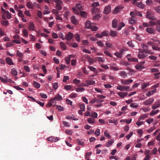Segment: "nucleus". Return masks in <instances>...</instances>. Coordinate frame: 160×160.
Returning <instances> with one entry per match:
<instances>
[{
  "instance_id": "1",
  "label": "nucleus",
  "mask_w": 160,
  "mask_h": 160,
  "mask_svg": "<svg viewBox=\"0 0 160 160\" xmlns=\"http://www.w3.org/2000/svg\"><path fill=\"white\" fill-rule=\"evenodd\" d=\"M0 79L3 82H9L10 83H14V82L12 81L10 78H8L7 77L4 75L3 77H0Z\"/></svg>"
},
{
  "instance_id": "2",
  "label": "nucleus",
  "mask_w": 160,
  "mask_h": 160,
  "mask_svg": "<svg viewBox=\"0 0 160 160\" xmlns=\"http://www.w3.org/2000/svg\"><path fill=\"white\" fill-rule=\"evenodd\" d=\"M146 17L150 20H154L153 12L150 11L148 10L147 11Z\"/></svg>"
},
{
  "instance_id": "3",
  "label": "nucleus",
  "mask_w": 160,
  "mask_h": 160,
  "mask_svg": "<svg viewBox=\"0 0 160 160\" xmlns=\"http://www.w3.org/2000/svg\"><path fill=\"white\" fill-rule=\"evenodd\" d=\"M129 88V86H122L120 85H118L117 86V89L122 91H127Z\"/></svg>"
},
{
  "instance_id": "4",
  "label": "nucleus",
  "mask_w": 160,
  "mask_h": 160,
  "mask_svg": "<svg viewBox=\"0 0 160 160\" xmlns=\"http://www.w3.org/2000/svg\"><path fill=\"white\" fill-rule=\"evenodd\" d=\"M111 11V7L110 5H108L105 7L104 11L103 13L107 14H108Z\"/></svg>"
},
{
  "instance_id": "5",
  "label": "nucleus",
  "mask_w": 160,
  "mask_h": 160,
  "mask_svg": "<svg viewBox=\"0 0 160 160\" xmlns=\"http://www.w3.org/2000/svg\"><path fill=\"white\" fill-rule=\"evenodd\" d=\"M62 99V96H60L59 94H58L56 95L55 97L52 99L50 101L52 102H53V100H55L56 101L61 100Z\"/></svg>"
},
{
  "instance_id": "6",
  "label": "nucleus",
  "mask_w": 160,
  "mask_h": 160,
  "mask_svg": "<svg viewBox=\"0 0 160 160\" xmlns=\"http://www.w3.org/2000/svg\"><path fill=\"white\" fill-rule=\"evenodd\" d=\"M154 101V99L152 98H149L146 100L143 103L146 105L151 104Z\"/></svg>"
},
{
  "instance_id": "7",
  "label": "nucleus",
  "mask_w": 160,
  "mask_h": 160,
  "mask_svg": "<svg viewBox=\"0 0 160 160\" xmlns=\"http://www.w3.org/2000/svg\"><path fill=\"white\" fill-rule=\"evenodd\" d=\"M73 36V34L69 32L66 35L65 39L68 41H69L71 39Z\"/></svg>"
},
{
  "instance_id": "8",
  "label": "nucleus",
  "mask_w": 160,
  "mask_h": 160,
  "mask_svg": "<svg viewBox=\"0 0 160 160\" xmlns=\"http://www.w3.org/2000/svg\"><path fill=\"white\" fill-rule=\"evenodd\" d=\"M123 8H122L121 7L119 6H117L113 10L112 12L114 14H117Z\"/></svg>"
},
{
  "instance_id": "9",
  "label": "nucleus",
  "mask_w": 160,
  "mask_h": 160,
  "mask_svg": "<svg viewBox=\"0 0 160 160\" xmlns=\"http://www.w3.org/2000/svg\"><path fill=\"white\" fill-rule=\"evenodd\" d=\"M132 82L133 80L132 79L122 80L121 81V82L123 84L128 85Z\"/></svg>"
},
{
  "instance_id": "10",
  "label": "nucleus",
  "mask_w": 160,
  "mask_h": 160,
  "mask_svg": "<svg viewBox=\"0 0 160 160\" xmlns=\"http://www.w3.org/2000/svg\"><path fill=\"white\" fill-rule=\"evenodd\" d=\"M160 107V100H159L157 102H156V103L153 105L152 107V108L153 109H155Z\"/></svg>"
},
{
  "instance_id": "11",
  "label": "nucleus",
  "mask_w": 160,
  "mask_h": 160,
  "mask_svg": "<svg viewBox=\"0 0 160 160\" xmlns=\"http://www.w3.org/2000/svg\"><path fill=\"white\" fill-rule=\"evenodd\" d=\"M93 24H91L89 21H87L85 24V27L87 29H90Z\"/></svg>"
},
{
  "instance_id": "12",
  "label": "nucleus",
  "mask_w": 160,
  "mask_h": 160,
  "mask_svg": "<svg viewBox=\"0 0 160 160\" xmlns=\"http://www.w3.org/2000/svg\"><path fill=\"white\" fill-rule=\"evenodd\" d=\"M128 94L127 92H119L118 93V94L121 98H124Z\"/></svg>"
},
{
  "instance_id": "13",
  "label": "nucleus",
  "mask_w": 160,
  "mask_h": 160,
  "mask_svg": "<svg viewBox=\"0 0 160 160\" xmlns=\"http://www.w3.org/2000/svg\"><path fill=\"white\" fill-rule=\"evenodd\" d=\"M71 21L73 24L76 25L78 23V20L74 16H72L71 18Z\"/></svg>"
},
{
  "instance_id": "14",
  "label": "nucleus",
  "mask_w": 160,
  "mask_h": 160,
  "mask_svg": "<svg viewBox=\"0 0 160 160\" xmlns=\"http://www.w3.org/2000/svg\"><path fill=\"white\" fill-rule=\"evenodd\" d=\"M146 31L148 32L150 34L155 33V30L152 28H147L146 29Z\"/></svg>"
},
{
  "instance_id": "15",
  "label": "nucleus",
  "mask_w": 160,
  "mask_h": 160,
  "mask_svg": "<svg viewBox=\"0 0 160 160\" xmlns=\"http://www.w3.org/2000/svg\"><path fill=\"white\" fill-rule=\"evenodd\" d=\"M88 86L89 85H91L94 84L95 83V81L92 80H87L86 81Z\"/></svg>"
},
{
  "instance_id": "16",
  "label": "nucleus",
  "mask_w": 160,
  "mask_h": 160,
  "mask_svg": "<svg viewBox=\"0 0 160 160\" xmlns=\"http://www.w3.org/2000/svg\"><path fill=\"white\" fill-rule=\"evenodd\" d=\"M35 25L33 22L31 23L29 25L28 28L30 30L33 31L34 30Z\"/></svg>"
},
{
  "instance_id": "17",
  "label": "nucleus",
  "mask_w": 160,
  "mask_h": 160,
  "mask_svg": "<svg viewBox=\"0 0 160 160\" xmlns=\"http://www.w3.org/2000/svg\"><path fill=\"white\" fill-rule=\"evenodd\" d=\"M148 116V114H144L141 115L139 117V121H140L141 119L144 120L145 118H147Z\"/></svg>"
},
{
  "instance_id": "18",
  "label": "nucleus",
  "mask_w": 160,
  "mask_h": 160,
  "mask_svg": "<svg viewBox=\"0 0 160 160\" xmlns=\"http://www.w3.org/2000/svg\"><path fill=\"white\" fill-rule=\"evenodd\" d=\"M129 23L131 24H133L136 23V21L134 18H131L129 20Z\"/></svg>"
},
{
  "instance_id": "19",
  "label": "nucleus",
  "mask_w": 160,
  "mask_h": 160,
  "mask_svg": "<svg viewBox=\"0 0 160 160\" xmlns=\"http://www.w3.org/2000/svg\"><path fill=\"white\" fill-rule=\"evenodd\" d=\"M6 61L8 64L9 65L13 64V63L12 59L10 58H7L6 59Z\"/></svg>"
},
{
  "instance_id": "20",
  "label": "nucleus",
  "mask_w": 160,
  "mask_h": 160,
  "mask_svg": "<svg viewBox=\"0 0 160 160\" xmlns=\"http://www.w3.org/2000/svg\"><path fill=\"white\" fill-rule=\"evenodd\" d=\"M119 75L124 78H125L127 76L126 73L124 71H122L119 73Z\"/></svg>"
},
{
  "instance_id": "21",
  "label": "nucleus",
  "mask_w": 160,
  "mask_h": 160,
  "mask_svg": "<svg viewBox=\"0 0 160 160\" xmlns=\"http://www.w3.org/2000/svg\"><path fill=\"white\" fill-rule=\"evenodd\" d=\"M17 72L15 68H12L11 70V73L12 74L13 76H15L17 75Z\"/></svg>"
},
{
  "instance_id": "22",
  "label": "nucleus",
  "mask_w": 160,
  "mask_h": 160,
  "mask_svg": "<svg viewBox=\"0 0 160 160\" xmlns=\"http://www.w3.org/2000/svg\"><path fill=\"white\" fill-rule=\"evenodd\" d=\"M118 33L115 31H113L111 30L110 31V36L112 37H115L117 35Z\"/></svg>"
},
{
  "instance_id": "23",
  "label": "nucleus",
  "mask_w": 160,
  "mask_h": 160,
  "mask_svg": "<svg viewBox=\"0 0 160 160\" xmlns=\"http://www.w3.org/2000/svg\"><path fill=\"white\" fill-rule=\"evenodd\" d=\"M26 5L29 8L32 9L33 8V4L30 2H28L27 3Z\"/></svg>"
},
{
  "instance_id": "24",
  "label": "nucleus",
  "mask_w": 160,
  "mask_h": 160,
  "mask_svg": "<svg viewBox=\"0 0 160 160\" xmlns=\"http://www.w3.org/2000/svg\"><path fill=\"white\" fill-rule=\"evenodd\" d=\"M112 27L116 28L117 26V21L116 19H114L112 22Z\"/></svg>"
},
{
  "instance_id": "25",
  "label": "nucleus",
  "mask_w": 160,
  "mask_h": 160,
  "mask_svg": "<svg viewBox=\"0 0 160 160\" xmlns=\"http://www.w3.org/2000/svg\"><path fill=\"white\" fill-rule=\"evenodd\" d=\"M128 60L129 61H130V62H138V61L137 59L134 58H128Z\"/></svg>"
},
{
  "instance_id": "26",
  "label": "nucleus",
  "mask_w": 160,
  "mask_h": 160,
  "mask_svg": "<svg viewBox=\"0 0 160 160\" xmlns=\"http://www.w3.org/2000/svg\"><path fill=\"white\" fill-rule=\"evenodd\" d=\"M47 140H59V138L58 137H54L53 136H51L47 138Z\"/></svg>"
},
{
  "instance_id": "27",
  "label": "nucleus",
  "mask_w": 160,
  "mask_h": 160,
  "mask_svg": "<svg viewBox=\"0 0 160 160\" xmlns=\"http://www.w3.org/2000/svg\"><path fill=\"white\" fill-rule=\"evenodd\" d=\"M156 91V89H154L153 90L149 91L148 92V93L146 94V95L148 96H149L153 94V93L155 92Z\"/></svg>"
},
{
  "instance_id": "28",
  "label": "nucleus",
  "mask_w": 160,
  "mask_h": 160,
  "mask_svg": "<svg viewBox=\"0 0 160 160\" xmlns=\"http://www.w3.org/2000/svg\"><path fill=\"white\" fill-rule=\"evenodd\" d=\"M33 84L34 87L36 88H39L40 87V84L35 81L33 82Z\"/></svg>"
},
{
  "instance_id": "29",
  "label": "nucleus",
  "mask_w": 160,
  "mask_h": 160,
  "mask_svg": "<svg viewBox=\"0 0 160 160\" xmlns=\"http://www.w3.org/2000/svg\"><path fill=\"white\" fill-rule=\"evenodd\" d=\"M96 59L97 61L99 62H103L105 60V58H102L101 57H97L96 58Z\"/></svg>"
},
{
  "instance_id": "30",
  "label": "nucleus",
  "mask_w": 160,
  "mask_h": 160,
  "mask_svg": "<svg viewBox=\"0 0 160 160\" xmlns=\"http://www.w3.org/2000/svg\"><path fill=\"white\" fill-rule=\"evenodd\" d=\"M137 6L141 8H144V6L141 2H138L136 3Z\"/></svg>"
},
{
  "instance_id": "31",
  "label": "nucleus",
  "mask_w": 160,
  "mask_h": 160,
  "mask_svg": "<svg viewBox=\"0 0 160 160\" xmlns=\"http://www.w3.org/2000/svg\"><path fill=\"white\" fill-rule=\"evenodd\" d=\"M99 10L96 7H93L92 8V13L93 14H95L96 13L98 12Z\"/></svg>"
},
{
  "instance_id": "32",
  "label": "nucleus",
  "mask_w": 160,
  "mask_h": 160,
  "mask_svg": "<svg viewBox=\"0 0 160 160\" xmlns=\"http://www.w3.org/2000/svg\"><path fill=\"white\" fill-rule=\"evenodd\" d=\"M1 23L3 26H7L9 24L7 20H2L1 21Z\"/></svg>"
},
{
  "instance_id": "33",
  "label": "nucleus",
  "mask_w": 160,
  "mask_h": 160,
  "mask_svg": "<svg viewBox=\"0 0 160 160\" xmlns=\"http://www.w3.org/2000/svg\"><path fill=\"white\" fill-rule=\"evenodd\" d=\"M159 112V110L158 109L156 110L155 111H152L150 113V116H153L155 114H157Z\"/></svg>"
},
{
  "instance_id": "34",
  "label": "nucleus",
  "mask_w": 160,
  "mask_h": 160,
  "mask_svg": "<svg viewBox=\"0 0 160 160\" xmlns=\"http://www.w3.org/2000/svg\"><path fill=\"white\" fill-rule=\"evenodd\" d=\"M79 106L80 108L82 111H85V106L83 103L82 104H79Z\"/></svg>"
},
{
  "instance_id": "35",
  "label": "nucleus",
  "mask_w": 160,
  "mask_h": 160,
  "mask_svg": "<svg viewBox=\"0 0 160 160\" xmlns=\"http://www.w3.org/2000/svg\"><path fill=\"white\" fill-rule=\"evenodd\" d=\"M76 7L79 10L81 11L82 10V8L81 5V4L80 3L77 4L76 5Z\"/></svg>"
},
{
  "instance_id": "36",
  "label": "nucleus",
  "mask_w": 160,
  "mask_h": 160,
  "mask_svg": "<svg viewBox=\"0 0 160 160\" xmlns=\"http://www.w3.org/2000/svg\"><path fill=\"white\" fill-rule=\"evenodd\" d=\"M149 83H144L142 85V89L145 88L147 86L149 85Z\"/></svg>"
},
{
  "instance_id": "37",
  "label": "nucleus",
  "mask_w": 160,
  "mask_h": 160,
  "mask_svg": "<svg viewBox=\"0 0 160 160\" xmlns=\"http://www.w3.org/2000/svg\"><path fill=\"white\" fill-rule=\"evenodd\" d=\"M104 135L105 137H107L108 138H109L111 137V136L107 130L104 131Z\"/></svg>"
},
{
  "instance_id": "38",
  "label": "nucleus",
  "mask_w": 160,
  "mask_h": 160,
  "mask_svg": "<svg viewBox=\"0 0 160 160\" xmlns=\"http://www.w3.org/2000/svg\"><path fill=\"white\" fill-rule=\"evenodd\" d=\"M146 56V55H145L144 53H140L138 54V57L139 58H144Z\"/></svg>"
},
{
  "instance_id": "39",
  "label": "nucleus",
  "mask_w": 160,
  "mask_h": 160,
  "mask_svg": "<svg viewBox=\"0 0 160 160\" xmlns=\"http://www.w3.org/2000/svg\"><path fill=\"white\" fill-rule=\"evenodd\" d=\"M60 46H61V48L63 49L66 50V46L65 44H64V43H63L62 42H60Z\"/></svg>"
},
{
  "instance_id": "40",
  "label": "nucleus",
  "mask_w": 160,
  "mask_h": 160,
  "mask_svg": "<svg viewBox=\"0 0 160 160\" xmlns=\"http://www.w3.org/2000/svg\"><path fill=\"white\" fill-rule=\"evenodd\" d=\"M136 69L138 70H142L144 68V67L141 65L138 64L135 66Z\"/></svg>"
},
{
  "instance_id": "41",
  "label": "nucleus",
  "mask_w": 160,
  "mask_h": 160,
  "mask_svg": "<svg viewBox=\"0 0 160 160\" xmlns=\"http://www.w3.org/2000/svg\"><path fill=\"white\" fill-rule=\"evenodd\" d=\"M88 122L90 123H93L95 122V119L92 118H89L87 120Z\"/></svg>"
},
{
  "instance_id": "42",
  "label": "nucleus",
  "mask_w": 160,
  "mask_h": 160,
  "mask_svg": "<svg viewBox=\"0 0 160 160\" xmlns=\"http://www.w3.org/2000/svg\"><path fill=\"white\" fill-rule=\"evenodd\" d=\"M113 142H112V141H108V142H106L105 144V146L107 147H109L111 145Z\"/></svg>"
},
{
  "instance_id": "43",
  "label": "nucleus",
  "mask_w": 160,
  "mask_h": 160,
  "mask_svg": "<svg viewBox=\"0 0 160 160\" xmlns=\"http://www.w3.org/2000/svg\"><path fill=\"white\" fill-rule=\"evenodd\" d=\"M7 18L8 19H10L11 18V14L8 11H6V12L5 13Z\"/></svg>"
},
{
  "instance_id": "44",
  "label": "nucleus",
  "mask_w": 160,
  "mask_h": 160,
  "mask_svg": "<svg viewBox=\"0 0 160 160\" xmlns=\"http://www.w3.org/2000/svg\"><path fill=\"white\" fill-rule=\"evenodd\" d=\"M17 56L19 57H22L23 56V54L22 52H20L19 50L17 51Z\"/></svg>"
},
{
  "instance_id": "45",
  "label": "nucleus",
  "mask_w": 160,
  "mask_h": 160,
  "mask_svg": "<svg viewBox=\"0 0 160 160\" xmlns=\"http://www.w3.org/2000/svg\"><path fill=\"white\" fill-rule=\"evenodd\" d=\"M80 15L82 17L85 18L86 17L87 13L84 11H81L80 12Z\"/></svg>"
},
{
  "instance_id": "46",
  "label": "nucleus",
  "mask_w": 160,
  "mask_h": 160,
  "mask_svg": "<svg viewBox=\"0 0 160 160\" xmlns=\"http://www.w3.org/2000/svg\"><path fill=\"white\" fill-rule=\"evenodd\" d=\"M53 1L56 3V5H61L62 4V1L60 0H52Z\"/></svg>"
},
{
  "instance_id": "47",
  "label": "nucleus",
  "mask_w": 160,
  "mask_h": 160,
  "mask_svg": "<svg viewBox=\"0 0 160 160\" xmlns=\"http://www.w3.org/2000/svg\"><path fill=\"white\" fill-rule=\"evenodd\" d=\"M77 96V94L76 93H72L69 95V97L71 98H74Z\"/></svg>"
},
{
  "instance_id": "48",
  "label": "nucleus",
  "mask_w": 160,
  "mask_h": 160,
  "mask_svg": "<svg viewBox=\"0 0 160 160\" xmlns=\"http://www.w3.org/2000/svg\"><path fill=\"white\" fill-rule=\"evenodd\" d=\"M23 68L27 72H29L30 71L29 68L27 66H24Z\"/></svg>"
},
{
  "instance_id": "49",
  "label": "nucleus",
  "mask_w": 160,
  "mask_h": 160,
  "mask_svg": "<svg viewBox=\"0 0 160 160\" xmlns=\"http://www.w3.org/2000/svg\"><path fill=\"white\" fill-rule=\"evenodd\" d=\"M57 109L59 111H62L64 110V108L61 106H58L57 107Z\"/></svg>"
},
{
  "instance_id": "50",
  "label": "nucleus",
  "mask_w": 160,
  "mask_h": 160,
  "mask_svg": "<svg viewBox=\"0 0 160 160\" xmlns=\"http://www.w3.org/2000/svg\"><path fill=\"white\" fill-rule=\"evenodd\" d=\"M85 89L83 88H76L75 89V90L78 92L80 91H83Z\"/></svg>"
},
{
  "instance_id": "51",
  "label": "nucleus",
  "mask_w": 160,
  "mask_h": 160,
  "mask_svg": "<svg viewBox=\"0 0 160 160\" xmlns=\"http://www.w3.org/2000/svg\"><path fill=\"white\" fill-rule=\"evenodd\" d=\"M108 34V33L106 31L103 32L101 33L102 37L104 36H107Z\"/></svg>"
},
{
  "instance_id": "52",
  "label": "nucleus",
  "mask_w": 160,
  "mask_h": 160,
  "mask_svg": "<svg viewBox=\"0 0 160 160\" xmlns=\"http://www.w3.org/2000/svg\"><path fill=\"white\" fill-rule=\"evenodd\" d=\"M72 86L71 85H67L64 87V89L67 90H69L71 89Z\"/></svg>"
},
{
  "instance_id": "53",
  "label": "nucleus",
  "mask_w": 160,
  "mask_h": 160,
  "mask_svg": "<svg viewBox=\"0 0 160 160\" xmlns=\"http://www.w3.org/2000/svg\"><path fill=\"white\" fill-rule=\"evenodd\" d=\"M106 45L107 47H108L110 48H112L113 47L111 43H108V42H107L106 43Z\"/></svg>"
},
{
  "instance_id": "54",
  "label": "nucleus",
  "mask_w": 160,
  "mask_h": 160,
  "mask_svg": "<svg viewBox=\"0 0 160 160\" xmlns=\"http://www.w3.org/2000/svg\"><path fill=\"white\" fill-rule=\"evenodd\" d=\"M92 154V152H90L87 153L86 156V158L87 159V160H89V158L88 157L89 156H90Z\"/></svg>"
},
{
  "instance_id": "55",
  "label": "nucleus",
  "mask_w": 160,
  "mask_h": 160,
  "mask_svg": "<svg viewBox=\"0 0 160 160\" xmlns=\"http://www.w3.org/2000/svg\"><path fill=\"white\" fill-rule=\"evenodd\" d=\"M77 143L79 145L83 146L84 145V142L82 141H77Z\"/></svg>"
},
{
  "instance_id": "56",
  "label": "nucleus",
  "mask_w": 160,
  "mask_h": 160,
  "mask_svg": "<svg viewBox=\"0 0 160 160\" xmlns=\"http://www.w3.org/2000/svg\"><path fill=\"white\" fill-rule=\"evenodd\" d=\"M114 55L117 56L118 58H121L122 57V55L120 54L119 52H116L114 53Z\"/></svg>"
},
{
  "instance_id": "57",
  "label": "nucleus",
  "mask_w": 160,
  "mask_h": 160,
  "mask_svg": "<svg viewBox=\"0 0 160 160\" xmlns=\"http://www.w3.org/2000/svg\"><path fill=\"white\" fill-rule=\"evenodd\" d=\"M18 15L19 17L22 18H23L24 16V15L23 14L22 12L20 10H18Z\"/></svg>"
},
{
  "instance_id": "58",
  "label": "nucleus",
  "mask_w": 160,
  "mask_h": 160,
  "mask_svg": "<svg viewBox=\"0 0 160 160\" xmlns=\"http://www.w3.org/2000/svg\"><path fill=\"white\" fill-rule=\"evenodd\" d=\"M104 53L107 55L108 56H109L111 57H112V54H111L109 52L107 51H105L104 52Z\"/></svg>"
},
{
  "instance_id": "59",
  "label": "nucleus",
  "mask_w": 160,
  "mask_h": 160,
  "mask_svg": "<svg viewBox=\"0 0 160 160\" xmlns=\"http://www.w3.org/2000/svg\"><path fill=\"white\" fill-rule=\"evenodd\" d=\"M153 119L152 118H149L146 120L147 122L150 124L151 122H152L153 121Z\"/></svg>"
},
{
  "instance_id": "60",
  "label": "nucleus",
  "mask_w": 160,
  "mask_h": 160,
  "mask_svg": "<svg viewBox=\"0 0 160 160\" xmlns=\"http://www.w3.org/2000/svg\"><path fill=\"white\" fill-rule=\"evenodd\" d=\"M75 37L78 41L79 42L80 41L79 35L78 34H76L75 35Z\"/></svg>"
},
{
  "instance_id": "61",
  "label": "nucleus",
  "mask_w": 160,
  "mask_h": 160,
  "mask_svg": "<svg viewBox=\"0 0 160 160\" xmlns=\"http://www.w3.org/2000/svg\"><path fill=\"white\" fill-rule=\"evenodd\" d=\"M40 96L42 98H47V96L46 94L43 93H40Z\"/></svg>"
},
{
  "instance_id": "62",
  "label": "nucleus",
  "mask_w": 160,
  "mask_h": 160,
  "mask_svg": "<svg viewBox=\"0 0 160 160\" xmlns=\"http://www.w3.org/2000/svg\"><path fill=\"white\" fill-rule=\"evenodd\" d=\"M23 32L24 36L25 37H27L28 35V33L26 29H23Z\"/></svg>"
},
{
  "instance_id": "63",
  "label": "nucleus",
  "mask_w": 160,
  "mask_h": 160,
  "mask_svg": "<svg viewBox=\"0 0 160 160\" xmlns=\"http://www.w3.org/2000/svg\"><path fill=\"white\" fill-rule=\"evenodd\" d=\"M100 18V15L97 14V15L96 16H94L93 17V19H95L96 20H98Z\"/></svg>"
},
{
  "instance_id": "64",
  "label": "nucleus",
  "mask_w": 160,
  "mask_h": 160,
  "mask_svg": "<svg viewBox=\"0 0 160 160\" xmlns=\"http://www.w3.org/2000/svg\"><path fill=\"white\" fill-rule=\"evenodd\" d=\"M100 134V130L98 129H97L95 132V134L97 136H98Z\"/></svg>"
}]
</instances>
